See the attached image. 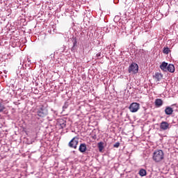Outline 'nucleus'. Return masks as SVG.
<instances>
[{
    "mask_svg": "<svg viewBox=\"0 0 178 178\" xmlns=\"http://www.w3.org/2000/svg\"><path fill=\"white\" fill-rule=\"evenodd\" d=\"M165 158V154L163 153V151L159 149V150H155L153 153L152 159L154 161V162L159 163L162 162Z\"/></svg>",
    "mask_w": 178,
    "mask_h": 178,
    "instance_id": "1",
    "label": "nucleus"
},
{
    "mask_svg": "<svg viewBox=\"0 0 178 178\" xmlns=\"http://www.w3.org/2000/svg\"><path fill=\"white\" fill-rule=\"evenodd\" d=\"M77 145H79V138L75 136L69 142L68 147H70V148H74V149H76Z\"/></svg>",
    "mask_w": 178,
    "mask_h": 178,
    "instance_id": "2",
    "label": "nucleus"
},
{
    "mask_svg": "<svg viewBox=\"0 0 178 178\" xmlns=\"http://www.w3.org/2000/svg\"><path fill=\"white\" fill-rule=\"evenodd\" d=\"M129 109L130 112L132 113H135L136 112L138 111V109H140V104L137 102H134L130 104Z\"/></svg>",
    "mask_w": 178,
    "mask_h": 178,
    "instance_id": "3",
    "label": "nucleus"
},
{
    "mask_svg": "<svg viewBox=\"0 0 178 178\" xmlns=\"http://www.w3.org/2000/svg\"><path fill=\"white\" fill-rule=\"evenodd\" d=\"M36 113L39 118H44V116H47V112H45V110L44 109V106L40 107L37 106Z\"/></svg>",
    "mask_w": 178,
    "mask_h": 178,
    "instance_id": "4",
    "label": "nucleus"
},
{
    "mask_svg": "<svg viewBox=\"0 0 178 178\" xmlns=\"http://www.w3.org/2000/svg\"><path fill=\"white\" fill-rule=\"evenodd\" d=\"M137 73L138 72V65L136 63H133L131 64V65L129 67V73Z\"/></svg>",
    "mask_w": 178,
    "mask_h": 178,
    "instance_id": "5",
    "label": "nucleus"
},
{
    "mask_svg": "<svg viewBox=\"0 0 178 178\" xmlns=\"http://www.w3.org/2000/svg\"><path fill=\"white\" fill-rule=\"evenodd\" d=\"M170 124L168 122L163 121L160 124V129L161 130H163V131L169 130V129H170Z\"/></svg>",
    "mask_w": 178,
    "mask_h": 178,
    "instance_id": "6",
    "label": "nucleus"
},
{
    "mask_svg": "<svg viewBox=\"0 0 178 178\" xmlns=\"http://www.w3.org/2000/svg\"><path fill=\"white\" fill-rule=\"evenodd\" d=\"M154 105L156 108H161L163 105V100L161 99H156L154 102Z\"/></svg>",
    "mask_w": 178,
    "mask_h": 178,
    "instance_id": "7",
    "label": "nucleus"
},
{
    "mask_svg": "<svg viewBox=\"0 0 178 178\" xmlns=\"http://www.w3.org/2000/svg\"><path fill=\"white\" fill-rule=\"evenodd\" d=\"M79 151L80 152H86L87 151V145L86 143H81L79 145Z\"/></svg>",
    "mask_w": 178,
    "mask_h": 178,
    "instance_id": "8",
    "label": "nucleus"
},
{
    "mask_svg": "<svg viewBox=\"0 0 178 178\" xmlns=\"http://www.w3.org/2000/svg\"><path fill=\"white\" fill-rule=\"evenodd\" d=\"M165 115H173V108L167 106L165 109Z\"/></svg>",
    "mask_w": 178,
    "mask_h": 178,
    "instance_id": "9",
    "label": "nucleus"
},
{
    "mask_svg": "<svg viewBox=\"0 0 178 178\" xmlns=\"http://www.w3.org/2000/svg\"><path fill=\"white\" fill-rule=\"evenodd\" d=\"M163 77V75H162V74H161L159 72H156L154 76V79L157 80V81H160L161 80H162Z\"/></svg>",
    "mask_w": 178,
    "mask_h": 178,
    "instance_id": "10",
    "label": "nucleus"
},
{
    "mask_svg": "<svg viewBox=\"0 0 178 178\" xmlns=\"http://www.w3.org/2000/svg\"><path fill=\"white\" fill-rule=\"evenodd\" d=\"M160 69H161L163 72H168V63L163 62L160 65Z\"/></svg>",
    "mask_w": 178,
    "mask_h": 178,
    "instance_id": "11",
    "label": "nucleus"
},
{
    "mask_svg": "<svg viewBox=\"0 0 178 178\" xmlns=\"http://www.w3.org/2000/svg\"><path fill=\"white\" fill-rule=\"evenodd\" d=\"M167 71L170 73H175V65L173 64H169L167 67Z\"/></svg>",
    "mask_w": 178,
    "mask_h": 178,
    "instance_id": "12",
    "label": "nucleus"
},
{
    "mask_svg": "<svg viewBox=\"0 0 178 178\" xmlns=\"http://www.w3.org/2000/svg\"><path fill=\"white\" fill-rule=\"evenodd\" d=\"M98 148H99V152H102V150L104 149V143L99 142L98 143Z\"/></svg>",
    "mask_w": 178,
    "mask_h": 178,
    "instance_id": "13",
    "label": "nucleus"
},
{
    "mask_svg": "<svg viewBox=\"0 0 178 178\" xmlns=\"http://www.w3.org/2000/svg\"><path fill=\"white\" fill-rule=\"evenodd\" d=\"M139 175L142 177H144V176H146L147 175V171L145 170H144V169H141L139 171Z\"/></svg>",
    "mask_w": 178,
    "mask_h": 178,
    "instance_id": "14",
    "label": "nucleus"
},
{
    "mask_svg": "<svg viewBox=\"0 0 178 178\" xmlns=\"http://www.w3.org/2000/svg\"><path fill=\"white\" fill-rule=\"evenodd\" d=\"M163 52V54H165L166 55H168V54L170 52V49L168 47H164Z\"/></svg>",
    "mask_w": 178,
    "mask_h": 178,
    "instance_id": "15",
    "label": "nucleus"
},
{
    "mask_svg": "<svg viewBox=\"0 0 178 178\" xmlns=\"http://www.w3.org/2000/svg\"><path fill=\"white\" fill-rule=\"evenodd\" d=\"M5 109H6L5 106H3V104H2V103L0 102V113L5 111Z\"/></svg>",
    "mask_w": 178,
    "mask_h": 178,
    "instance_id": "16",
    "label": "nucleus"
},
{
    "mask_svg": "<svg viewBox=\"0 0 178 178\" xmlns=\"http://www.w3.org/2000/svg\"><path fill=\"white\" fill-rule=\"evenodd\" d=\"M120 145V143L119 142L116 143L113 147L114 148H119V146Z\"/></svg>",
    "mask_w": 178,
    "mask_h": 178,
    "instance_id": "17",
    "label": "nucleus"
},
{
    "mask_svg": "<svg viewBox=\"0 0 178 178\" xmlns=\"http://www.w3.org/2000/svg\"><path fill=\"white\" fill-rule=\"evenodd\" d=\"M77 45V40L75 39L73 42V47H76Z\"/></svg>",
    "mask_w": 178,
    "mask_h": 178,
    "instance_id": "18",
    "label": "nucleus"
},
{
    "mask_svg": "<svg viewBox=\"0 0 178 178\" xmlns=\"http://www.w3.org/2000/svg\"><path fill=\"white\" fill-rule=\"evenodd\" d=\"M61 127H66V124L63 123Z\"/></svg>",
    "mask_w": 178,
    "mask_h": 178,
    "instance_id": "19",
    "label": "nucleus"
},
{
    "mask_svg": "<svg viewBox=\"0 0 178 178\" xmlns=\"http://www.w3.org/2000/svg\"><path fill=\"white\" fill-rule=\"evenodd\" d=\"M171 106L173 108V106H177V104H172Z\"/></svg>",
    "mask_w": 178,
    "mask_h": 178,
    "instance_id": "20",
    "label": "nucleus"
},
{
    "mask_svg": "<svg viewBox=\"0 0 178 178\" xmlns=\"http://www.w3.org/2000/svg\"><path fill=\"white\" fill-rule=\"evenodd\" d=\"M97 56H101V55L100 54H97Z\"/></svg>",
    "mask_w": 178,
    "mask_h": 178,
    "instance_id": "21",
    "label": "nucleus"
}]
</instances>
